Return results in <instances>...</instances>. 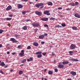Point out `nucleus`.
Returning a JSON list of instances; mask_svg holds the SVG:
<instances>
[{
    "instance_id": "1",
    "label": "nucleus",
    "mask_w": 80,
    "mask_h": 80,
    "mask_svg": "<svg viewBox=\"0 0 80 80\" xmlns=\"http://www.w3.org/2000/svg\"><path fill=\"white\" fill-rule=\"evenodd\" d=\"M32 25L33 27H38L40 25L38 23H34L32 24Z\"/></svg>"
},
{
    "instance_id": "2",
    "label": "nucleus",
    "mask_w": 80,
    "mask_h": 80,
    "mask_svg": "<svg viewBox=\"0 0 80 80\" xmlns=\"http://www.w3.org/2000/svg\"><path fill=\"white\" fill-rule=\"evenodd\" d=\"M10 40L13 43H17L18 42L16 40H15L14 38H11L10 39Z\"/></svg>"
},
{
    "instance_id": "3",
    "label": "nucleus",
    "mask_w": 80,
    "mask_h": 80,
    "mask_svg": "<svg viewBox=\"0 0 80 80\" xmlns=\"http://www.w3.org/2000/svg\"><path fill=\"white\" fill-rule=\"evenodd\" d=\"M35 13L36 14V15H39V17H40V16L42 15V13H41V12L39 11H36Z\"/></svg>"
},
{
    "instance_id": "4",
    "label": "nucleus",
    "mask_w": 80,
    "mask_h": 80,
    "mask_svg": "<svg viewBox=\"0 0 80 80\" xmlns=\"http://www.w3.org/2000/svg\"><path fill=\"white\" fill-rule=\"evenodd\" d=\"M49 12V11H48L46 10L45 11H44L43 13L44 14H45V15H50V13H48Z\"/></svg>"
},
{
    "instance_id": "5",
    "label": "nucleus",
    "mask_w": 80,
    "mask_h": 80,
    "mask_svg": "<svg viewBox=\"0 0 80 80\" xmlns=\"http://www.w3.org/2000/svg\"><path fill=\"white\" fill-rule=\"evenodd\" d=\"M12 6L10 5L8 7L6 8V10L7 11H9V10H10L11 9H12Z\"/></svg>"
},
{
    "instance_id": "6",
    "label": "nucleus",
    "mask_w": 80,
    "mask_h": 80,
    "mask_svg": "<svg viewBox=\"0 0 80 80\" xmlns=\"http://www.w3.org/2000/svg\"><path fill=\"white\" fill-rule=\"evenodd\" d=\"M75 48V46L74 44H72L70 46V48L71 50H73V49H74Z\"/></svg>"
},
{
    "instance_id": "7",
    "label": "nucleus",
    "mask_w": 80,
    "mask_h": 80,
    "mask_svg": "<svg viewBox=\"0 0 80 80\" xmlns=\"http://www.w3.org/2000/svg\"><path fill=\"white\" fill-rule=\"evenodd\" d=\"M20 56H22L23 57L24 56V51L23 50H22L21 51V52L19 54Z\"/></svg>"
},
{
    "instance_id": "8",
    "label": "nucleus",
    "mask_w": 80,
    "mask_h": 80,
    "mask_svg": "<svg viewBox=\"0 0 80 80\" xmlns=\"http://www.w3.org/2000/svg\"><path fill=\"white\" fill-rule=\"evenodd\" d=\"M74 16L75 17H77V18H80V15L76 13L74 14Z\"/></svg>"
},
{
    "instance_id": "9",
    "label": "nucleus",
    "mask_w": 80,
    "mask_h": 80,
    "mask_svg": "<svg viewBox=\"0 0 80 80\" xmlns=\"http://www.w3.org/2000/svg\"><path fill=\"white\" fill-rule=\"evenodd\" d=\"M58 68H63V67H64V65H63V64L58 65Z\"/></svg>"
},
{
    "instance_id": "10",
    "label": "nucleus",
    "mask_w": 80,
    "mask_h": 80,
    "mask_svg": "<svg viewBox=\"0 0 80 80\" xmlns=\"http://www.w3.org/2000/svg\"><path fill=\"white\" fill-rule=\"evenodd\" d=\"M41 20H42V21H47L48 20V18H42L41 19Z\"/></svg>"
},
{
    "instance_id": "11",
    "label": "nucleus",
    "mask_w": 80,
    "mask_h": 80,
    "mask_svg": "<svg viewBox=\"0 0 80 80\" xmlns=\"http://www.w3.org/2000/svg\"><path fill=\"white\" fill-rule=\"evenodd\" d=\"M44 37H45V35H42L39 36V38H40V39H43V38H44Z\"/></svg>"
},
{
    "instance_id": "12",
    "label": "nucleus",
    "mask_w": 80,
    "mask_h": 80,
    "mask_svg": "<svg viewBox=\"0 0 80 80\" xmlns=\"http://www.w3.org/2000/svg\"><path fill=\"white\" fill-rule=\"evenodd\" d=\"M71 73L72 75L75 76L76 75V72L73 71H71Z\"/></svg>"
},
{
    "instance_id": "13",
    "label": "nucleus",
    "mask_w": 80,
    "mask_h": 80,
    "mask_svg": "<svg viewBox=\"0 0 80 80\" xmlns=\"http://www.w3.org/2000/svg\"><path fill=\"white\" fill-rule=\"evenodd\" d=\"M18 7L19 8H23V6L20 4H18Z\"/></svg>"
},
{
    "instance_id": "14",
    "label": "nucleus",
    "mask_w": 80,
    "mask_h": 80,
    "mask_svg": "<svg viewBox=\"0 0 80 80\" xmlns=\"http://www.w3.org/2000/svg\"><path fill=\"white\" fill-rule=\"evenodd\" d=\"M68 63H69V62L68 61H63V62H62V64H63V65H66L67 64H68Z\"/></svg>"
},
{
    "instance_id": "15",
    "label": "nucleus",
    "mask_w": 80,
    "mask_h": 80,
    "mask_svg": "<svg viewBox=\"0 0 80 80\" xmlns=\"http://www.w3.org/2000/svg\"><path fill=\"white\" fill-rule=\"evenodd\" d=\"M71 60L72 61H73L74 62H78V59L74 58L71 59Z\"/></svg>"
},
{
    "instance_id": "16",
    "label": "nucleus",
    "mask_w": 80,
    "mask_h": 80,
    "mask_svg": "<svg viewBox=\"0 0 80 80\" xmlns=\"http://www.w3.org/2000/svg\"><path fill=\"white\" fill-rule=\"evenodd\" d=\"M33 45H34V46L37 47V46H38V44L37 42H34L33 43Z\"/></svg>"
},
{
    "instance_id": "17",
    "label": "nucleus",
    "mask_w": 80,
    "mask_h": 80,
    "mask_svg": "<svg viewBox=\"0 0 80 80\" xmlns=\"http://www.w3.org/2000/svg\"><path fill=\"white\" fill-rule=\"evenodd\" d=\"M33 60V58H30L29 59H28L27 60L28 62H30V61H32Z\"/></svg>"
},
{
    "instance_id": "18",
    "label": "nucleus",
    "mask_w": 80,
    "mask_h": 80,
    "mask_svg": "<svg viewBox=\"0 0 80 80\" xmlns=\"http://www.w3.org/2000/svg\"><path fill=\"white\" fill-rule=\"evenodd\" d=\"M68 52L70 53V55H72L73 53V52L72 51H69Z\"/></svg>"
},
{
    "instance_id": "19",
    "label": "nucleus",
    "mask_w": 80,
    "mask_h": 80,
    "mask_svg": "<svg viewBox=\"0 0 80 80\" xmlns=\"http://www.w3.org/2000/svg\"><path fill=\"white\" fill-rule=\"evenodd\" d=\"M36 55H40L41 54H42V52H37L36 53Z\"/></svg>"
},
{
    "instance_id": "20",
    "label": "nucleus",
    "mask_w": 80,
    "mask_h": 80,
    "mask_svg": "<svg viewBox=\"0 0 80 80\" xmlns=\"http://www.w3.org/2000/svg\"><path fill=\"white\" fill-rule=\"evenodd\" d=\"M0 65L1 66H5V64L4 63V62H2L1 63Z\"/></svg>"
},
{
    "instance_id": "21",
    "label": "nucleus",
    "mask_w": 80,
    "mask_h": 80,
    "mask_svg": "<svg viewBox=\"0 0 80 80\" xmlns=\"http://www.w3.org/2000/svg\"><path fill=\"white\" fill-rule=\"evenodd\" d=\"M48 4L49 6L52 5H53V3H52V2H49L48 3Z\"/></svg>"
},
{
    "instance_id": "22",
    "label": "nucleus",
    "mask_w": 80,
    "mask_h": 80,
    "mask_svg": "<svg viewBox=\"0 0 80 80\" xmlns=\"http://www.w3.org/2000/svg\"><path fill=\"white\" fill-rule=\"evenodd\" d=\"M26 61V59H24L23 60H21V62L22 63H24V62H25Z\"/></svg>"
},
{
    "instance_id": "23",
    "label": "nucleus",
    "mask_w": 80,
    "mask_h": 80,
    "mask_svg": "<svg viewBox=\"0 0 80 80\" xmlns=\"http://www.w3.org/2000/svg\"><path fill=\"white\" fill-rule=\"evenodd\" d=\"M48 74H49V75H52V74L53 73V72L52 71H48Z\"/></svg>"
},
{
    "instance_id": "24",
    "label": "nucleus",
    "mask_w": 80,
    "mask_h": 80,
    "mask_svg": "<svg viewBox=\"0 0 80 80\" xmlns=\"http://www.w3.org/2000/svg\"><path fill=\"white\" fill-rule=\"evenodd\" d=\"M72 29H73V30H77V27H72Z\"/></svg>"
},
{
    "instance_id": "25",
    "label": "nucleus",
    "mask_w": 80,
    "mask_h": 80,
    "mask_svg": "<svg viewBox=\"0 0 80 80\" xmlns=\"http://www.w3.org/2000/svg\"><path fill=\"white\" fill-rule=\"evenodd\" d=\"M61 25L63 27H65V26H66V24H65V23H62V24Z\"/></svg>"
},
{
    "instance_id": "26",
    "label": "nucleus",
    "mask_w": 80,
    "mask_h": 80,
    "mask_svg": "<svg viewBox=\"0 0 80 80\" xmlns=\"http://www.w3.org/2000/svg\"><path fill=\"white\" fill-rule=\"evenodd\" d=\"M35 6L36 7H39L40 6L39 5V3H38L35 5Z\"/></svg>"
},
{
    "instance_id": "27",
    "label": "nucleus",
    "mask_w": 80,
    "mask_h": 80,
    "mask_svg": "<svg viewBox=\"0 0 80 80\" xmlns=\"http://www.w3.org/2000/svg\"><path fill=\"white\" fill-rule=\"evenodd\" d=\"M23 73V71H20L19 72V75H21V74H22Z\"/></svg>"
},
{
    "instance_id": "28",
    "label": "nucleus",
    "mask_w": 80,
    "mask_h": 80,
    "mask_svg": "<svg viewBox=\"0 0 80 80\" xmlns=\"http://www.w3.org/2000/svg\"><path fill=\"white\" fill-rule=\"evenodd\" d=\"M27 11H23L22 12V14H25V13H27Z\"/></svg>"
},
{
    "instance_id": "29",
    "label": "nucleus",
    "mask_w": 80,
    "mask_h": 80,
    "mask_svg": "<svg viewBox=\"0 0 80 80\" xmlns=\"http://www.w3.org/2000/svg\"><path fill=\"white\" fill-rule=\"evenodd\" d=\"M39 7H41V6H43V3H39Z\"/></svg>"
},
{
    "instance_id": "30",
    "label": "nucleus",
    "mask_w": 80,
    "mask_h": 80,
    "mask_svg": "<svg viewBox=\"0 0 80 80\" xmlns=\"http://www.w3.org/2000/svg\"><path fill=\"white\" fill-rule=\"evenodd\" d=\"M7 20H12V18H6Z\"/></svg>"
},
{
    "instance_id": "31",
    "label": "nucleus",
    "mask_w": 80,
    "mask_h": 80,
    "mask_svg": "<svg viewBox=\"0 0 80 80\" xmlns=\"http://www.w3.org/2000/svg\"><path fill=\"white\" fill-rule=\"evenodd\" d=\"M27 49L28 50H29V49H31V47H30V46H28V47H27Z\"/></svg>"
},
{
    "instance_id": "32",
    "label": "nucleus",
    "mask_w": 80,
    "mask_h": 80,
    "mask_svg": "<svg viewBox=\"0 0 80 80\" xmlns=\"http://www.w3.org/2000/svg\"><path fill=\"white\" fill-rule=\"evenodd\" d=\"M49 19L51 20H55V19L53 18H51Z\"/></svg>"
},
{
    "instance_id": "33",
    "label": "nucleus",
    "mask_w": 80,
    "mask_h": 80,
    "mask_svg": "<svg viewBox=\"0 0 80 80\" xmlns=\"http://www.w3.org/2000/svg\"><path fill=\"white\" fill-rule=\"evenodd\" d=\"M56 27H60L62 28V26H60L59 25H56L55 26Z\"/></svg>"
},
{
    "instance_id": "34",
    "label": "nucleus",
    "mask_w": 80,
    "mask_h": 80,
    "mask_svg": "<svg viewBox=\"0 0 80 80\" xmlns=\"http://www.w3.org/2000/svg\"><path fill=\"white\" fill-rule=\"evenodd\" d=\"M38 58H40V57H42V54H39L38 56Z\"/></svg>"
},
{
    "instance_id": "35",
    "label": "nucleus",
    "mask_w": 80,
    "mask_h": 80,
    "mask_svg": "<svg viewBox=\"0 0 80 80\" xmlns=\"http://www.w3.org/2000/svg\"><path fill=\"white\" fill-rule=\"evenodd\" d=\"M22 28H23V30H26V29H27V28L26 27V26H24Z\"/></svg>"
},
{
    "instance_id": "36",
    "label": "nucleus",
    "mask_w": 80,
    "mask_h": 80,
    "mask_svg": "<svg viewBox=\"0 0 80 80\" xmlns=\"http://www.w3.org/2000/svg\"><path fill=\"white\" fill-rule=\"evenodd\" d=\"M55 72H58V69L57 68L54 69Z\"/></svg>"
},
{
    "instance_id": "37",
    "label": "nucleus",
    "mask_w": 80,
    "mask_h": 80,
    "mask_svg": "<svg viewBox=\"0 0 80 80\" xmlns=\"http://www.w3.org/2000/svg\"><path fill=\"white\" fill-rule=\"evenodd\" d=\"M3 30L2 29L0 30V33H3Z\"/></svg>"
},
{
    "instance_id": "38",
    "label": "nucleus",
    "mask_w": 80,
    "mask_h": 80,
    "mask_svg": "<svg viewBox=\"0 0 80 80\" xmlns=\"http://www.w3.org/2000/svg\"><path fill=\"white\" fill-rule=\"evenodd\" d=\"M15 37H20V36L19 35H18L17 34H16L14 35Z\"/></svg>"
},
{
    "instance_id": "39",
    "label": "nucleus",
    "mask_w": 80,
    "mask_h": 80,
    "mask_svg": "<svg viewBox=\"0 0 80 80\" xmlns=\"http://www.w3.org/2000/svg\"><path fill=\"white\" fill-rule=\"evenodd\" d=\"M75 5H78V2H75Z\"/></svg>"
},
{
    "instance_id": "40",
    "label": "nucleus",
    "mask_w": 80,
    "mask_h": 80,
    "mask_svg": "<svg viewBox=\"0 0 80 80\" xmlns=\"http://www.w3.org/2000/svg\"><path fill=\"white\" fill-rule=\"evenodd\" d=\"M13 16V14H10L9 15V17H12Z\"/></svg>"
},
{
    "instance_id": "41",
    "label": "nucleus",
    "mask_w": 80,
    "mask_h": 80,
    "mask_svg": "<svg viewBox=\"0 0 80 80\" xmlns=\"http://www.w3.org/2000/svg\"><path fill=\"white\" fill-rule=\"evenodd\" d=\"M44 27H48V26L47 24H45L44 25Z\"/></svg>"
},
{
    "instance_id": "42",
    "label": "nucleus",
    "mask_w": 80,
    "mask_h": 80,
    "mask_svg": "<svg viewBox=\"0 0 80 80\" xmlns=\"http://www.w3.org/2000/svg\"><path fill=\"white\" fill-rule=\"evenodd\" d=\"M42 54L43 55H44V56H45L46 55V54H47V53L46 52L43 53Z\"/></svg>"
},
{
    "instance_id": "43",
    "label": "nucleus",
    "mask_w": 80,
    "mask_h": 80,
    "mask_svg": "<svg viewBox=\"0 0 80 80\" xmlns=\"http://www.w3.org/2000/svg\"><path fill=\"white\" fill-rule=\"evenodd\" d=\"M0 72L1 73H2V74H3V71L2 70H0Z\"/></svg>"
},
{
    "instance_id": "44",
    "label": "nucleus",
    "mask_w": 80,
    "mask_h": 80,
    "mask_svg": "<svg viewBox=\"0 0 80 80\" xmlns=\"http://www.w3.org/2000/svg\"><path fill=\"white\" fill-rule=\"evenodd\" d=\"M58 10H62V8L61 7H59L58 8Z\"/></svg>"
},
{
    "instance_id": "45",
    "label": "nucleus",
    "mask_w": 80,
    "mask_h": 80,
    "mask_svg": "<svg viewBox=\"0 0 80 80\" xmlns=\"http://www.w3.org/2000/svg\"><path fill=\"white\" fill-rule=\"evenodd\" d=\"M72 7H74V6H75V3H72Z\"/></svg>"
},
{
    "instance_id": "46",
    "label": "nucleus",
    "mask_w": 80,
    "mask_h": 80,
    "mask_svg": "<svg viewBox=\"0 0 80 80\" xmlns=\"http://www.w3.org/2000/svg\"><path fill=\"white\" fill-rule=\"evenodd\" d=\"M45 36H47V35H48V34L47 33H44V34Z\"/></svg>"
},
{
    "instance_id": "47",
    "label": "nucleus",
    "mask_w": 80,
    "mask_h": 80,
    "mask_svg": "<svg viewBox=\"0 0 80 80\" xmlns=\"http://www.w3.org/2000/svg\"><path fill=\"white\" fill-rule=\"evenodd\" d=\"M21 47V46L19 45L18 46V48H20Z\"/></svg>"
},
{
    "instance_id": "48",
    "label": "nucleus",
    "mask_w": 80,
    "mask_h": 80,
    "mask_svg": "<svg viewBox=\"0 0 80 80\" xmlns=\"http://www.w3.org/2000/svg\"><path fill=\"white\" fill-rule=\"evenodd\" d=\"M55 55V54H54V53L52 52V56H54Z\"/></svg>"
},
{
    "instance_id": "49",
    "label": "nucleus",
    "mask_w": 80,
    "mask_h": 80,
    "mask_svg": "<svg viewBox=\"0 0 80 80\" xmlns=\"http://www.w3.org/2000/svg\"><path fill=\"white\" fill-rule=\"evenodd\" d=\"M41 44H44L45 43V42H41Z\"/></svg>"
},
{
    "instance_id": "50",
    "label": "nucleus",
    "mask_w": 80,
    "mask_h": 80,
    "mask_svg": "<svg viewBox=\"0 0 80 80\" xmlns=\"http://www.w3.org/2000/svg\"><path fill=\"white\" fill-rule=\"evenodd\" d=\"M29 3L30 4H32V3H33V2H29Z\"/></svg>"
},
{
    "instance_id": "51",
    "label": "nucleus",
    "mask_w": 80,
    "mask_h": 80,
    "mask_svg": "<svg viewBox=\"0 0 80 80\" xmlns=\"http://www.w3.org/2000/svg\"><path fill=\"white\" fill-rule=\"evenodd\" d=\"M69 5H71V6H72V3H71L69 4Z\"/></svg>"
},
{
    "instance_id": "52",
    "label": "nucleus",
    "mask_w": 80,
    "mask_h": 80,
    "mask_svg": "<svg viewBox=\"0 0 80 80\" xmlns=\"http://www.w3.org/2000/svg\"><path fill=\"white\" fill-rule=\"evenodd\" d=\"M66 10H70V9L69 8H68L66 9Z\"/></svg>"
},
{
    "instance_id": "53",
    "label": "nucleus",
    "mask_w": 80,
    "mask_h": 80,
    "mask_svg": "<svg viewBox=\"0 0 80 80\" xmlns=\"http://www.w3.org/2000/svg\"><path fill=\"white\" fill-rule=\"evenodd\" d=\"M28 1V0H23V2H27Z\"/></svg>"
},
{
    "instance_id": "54",
    "label": "nucleus",
    "mask_w": 80,
    "mask_h": 80,
    "mask_svg": "<svg viewBox=\"0 0 80 80\" xmlns=\"http://www.w3.org/2000/svg\"><path fill=\"white\" fill-rule=\"evenodd\" d=\"M7 54H10V52H7Z\"/></svg>"
},
{
    "instance_id": "55",
    "label": "nucleus",
    "mask_w": 80,
    "mask_h": 80,
    "mask_svg": "<svg viewBox=\"0 0 80 80\" xmlns=\"http://www.w3.org/2000/svg\"><path fill=\"white\" fill-rule=\"evenodd\" d=\"M12 55H15V52L12 53Z\"/></svg>"
},
{
    "instance_id": "56",
    "label": "nucleus",
    "mask_w": 80,
    "mask_h": 80,
    "mask_svg": "<svg viewBox=\"0 0 80 80\" xmlns=\"http://www.w3.org/2000/svg\"><path fill=\"white\" fill-rule=\"evenodd\" d=\"M1 47H2V44H0V48H1Z\"/></svg>"
},
{
    "instance_id": "57",
    "label": "nucleus",
    "mask_w": 80,
    "mask_h": 80,
    "mask_svg": "<svg viewBox=\"0 0 80 80\" xmlns=\"http://www.w3.org/2000/svg\"><path fill=\"white\" fill-rule=\"evenodd\" d=\"M25 21H26V22H29V20H25Z\"/></svg>"
},
{
    "instance_id": "58",
    "label": "nucleus",
    "mask_w": 80,
    "mask_h": 80,
    "mask_svg": "<svg viewBox=\"0 0 80 80\" xmlns=\"http://www.w3.org/2000/svg\"><path fill=\"white\" fill-rule=\"evenodd\" d=\"M43 8V6H42L41 7V8H40L41 9Z\"/></svg>"
},
{
    "instance_id": "59",
    "label": "nucleus",
    "mask_w": 80,
    "mask_h": 80,
    "mask_svg": "<svg viewBox=\"0 0 80 80\" xmlns=\"http://www.w3.org/2000/svg\"><path fill=\"white\" fill-rule=\"evenodd\" d=\"M10 47H8L7 48V49H8V50H9L10 49Z\"/></svg>"
},
{
    "instance_id": "60",
    "label": "nucleus",
    "mask_w": 80,
    "mask_h": 80,
    "mask_svg": "<svg viewBox=\"0 0 80 80\" xmlns=\"http://www.w3.org/2000/svg\"><path fill=\"white\" fill-rule=\"evenodd\" d=\"M44 80V78H43V77H42V80Z\"/></svg>"
},
{
    "instance_id": "61",
    "label": "nucleus",
    "mask_w": 80,
    "mask_h": 80,
    "mask_svg": "<svg viewBox=\"0 0 80 80\" xmlns=\"http://www.w3.org/2000/svg\"><path fill=\"white\" fill-rule=\"evenodd\" d=\"M67 80H72V79H68Z\"/></svg>"
},
{
    "instance_id": "62",
    "label": "nucleus",
    "mask_w": 80,
    "mask_h": 80,
    "mask_svg": "<svg viewBox=\"0 0 80 80\" xmlns=\"http://www.w3.org/2000/svg\"><path fill=\"white\" fill-rule=\"evenodd\" d=\"M54 62L55 63L56 62V61L55 60H54Z\"/></svg>"
},
{
    "instance_id": "63",
    "label": "nucleus",
    "mask_w": 80,
    "mask_h": 80,
    "mask_svg": "<svg viewBox=\"0 0 80 80\" xmlns=\"http://www.w3.org/2000/svg\"><path fill=\"white\" fill-rule=\"evenodd\" d=\"M13 69H11V72H12V71H13Z\"/></svg>"
},
{
    "instance_id": "64",
    "label": "nucleus",
    "mask_w": 80,
    "mask_h": 80,
    "mask_svg": "<svg viewBox=\"0 0 80 80\" xmlns=\"http://www.w3.org/2000/svg\"><path fill=\"white\" fill-rule=\"evenodd\" d=\"M44 80H47V79L46 78H44Z\"/></svg>"
}]
</instances>
